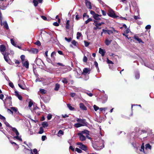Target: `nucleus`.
Returning <instances> with one entry per match:
<instances>
[{
    "instance_id": "obj_1",
    "label": "nucleus",
    "mask_w": 154,
    "mask_h": 154,
    "mask_svg": "<svg viewBox=\"0 0 154 154\" xmlns=\"http://www.w3.org/2000/svg\"><path fill=\"white\" fill-rule=\"evenodd\" d=\"M93 147L97 150H99L104 147V145L102 141L95 142L93 144Z\"/></svg>"
},
{
    "instance_id": "obj_2",
    "label": "nucleus",
    "mask_w": 154,
    "mask_h": 154,
    "mask_svg": "<svg viewBox=\"0 0 154 154\" xmlns=\"http://www.w3.org/2000/svg\"><path fill=\"white\" fill-rule=\"evenodd\" d=\"M76 121L80 123L81 124H82L83 125V126H87L88 125V123L86 122L85 119H80L79 118H77L76 119Z\"/></svg>"
},
{
    "instance_id": "obj_3",
    "label": "nucleus",
    "mask_w": 154,
    "mask_h": 154,
    "mask_svg": "<svg viewBox=\"0 0 154 154\" xmlns=\"http://www.w3.org/2000/svg\"><path fill=\"white\" fill-rule=\"evenodd\" d=\"M76 144L79 145V147L83 150L86 151L88 149L87 146L81 142L77 143Z\"/></svg>"
},
{
    "instance_id": "obj_4",
    "label": "nucleus",
    "mask_w": 154,
    "mask_h": 154,
    "mask_svg": "<svg viewBox=\"0 0 154 154\" xmlns=\"http://www.w3.org/2000/svg\"><path fill=\"white\" fill-rule=\"evenodd\" d=\"M107 14L109 16L113 18H115L116 17L114 11L112 9L108 10Z\"/></svg>"
},
{
    "instance_id": "obj_5",
    "label": "nucleus",
    "mask_w": 154,
    "mask_h": 154,
    "mask_svg": "<svg viewBox=\"0 0 154 154\" xmlns=\"http://www.w3.org/2000/svg\"><path fill=\"white\" fill-rule=\"evenodd\" d=\"M91 71V69L89 68H85L83 70V72L82 73V74L86 75L87 74H89Z\"/></svg>"
},
{
    "instance_id": "obj_6",
    "label": "nucleus",
    "mask_w": 154,
    "mask_h": 154,
    "mask_svg": "<svg viewBox=\"0 0 154 154\" xmlns=\"http://www.w3.org/2000/svg\"><path fill=\"white\" fill-rule=\"evenodd\" d=\"M3 54L4 55V57L5 61L9 63L10 62V60L8 57L9 54L8 53H3Z\"/></svg>"
},
{
    "instance_id": "obj_7",
    "label": "nucleus",
    "mask_w": 154,
    "mask_h": 154,
    "mask_svg": "<svg viewBox=\"0 0 154 154\" xmlns=\"http://www.w3.org/2000/svg\"><path fill=\"white\" fill-rule=\"evenodd\" d=\"M78 135L79 136V140L81 141H84L86 140L85 136L84 135L80 133H78Z\"/></svg>"
},
{
    "instance_id": "obj_8",
    "label": "nucleus",
    "mask_w": 154,
    "mask_h": 154,
    "mask_svg": "<svg viewBox=\"0 0 154 154\" xmlns=\"http://www.w3.org/2000/svg\"><path fill=\"white\" fill-rule=\"evenodd\" d=\"M85 3L87 8L91 9H92V6L91 2L87 0H85Z\"/></svg>"
},
{
    "instance_id": "obj_9",
    "label": "nucleus",
    "mask_w": 154,
    "mask_h": 154,
    "mask_svg": "<svg viewBox=\"0 0 154 154\" xmlns=\"http://www.w3.org/2000/svg\"><path fill=\"white\" fill-rule=\"evenodd\" d=\"M107 97L106 95H103L101 98L100 99V101L103 103H105L107 100Z\"/></svg>"
},
{
    "instance_id": "obj_10",
    "label": "nucleus",
    "mask_w": 154,
    "mask_h": 154,
    "mask_svg": "<svg viewBox=\"0 0 154 154\" xmlns=\"http://www.w3.org/2000/svg\"><path fill=\"white\" fill-rule=\"evenodd\" d=\"M79 107L80 109L83 110H86L87 109V107L82 103H80L79 104Z\"/></svg>"
},
{
    "instance_id": "obj_11",
    "label": "nucleus",
    "mask_w": 154,
    "mask_h": 154,
    "mask_svg": "<svg viewBox=\"0 0 154 154\" xmlns=\"http://www.w3.org/2000/svg\"><path fill=\"white\" fill-rule=\"evenodd\" d=\"M102 31H103V32H104V34L107 33L109 35H110L111 34L113 33V32L111 30H106L103 29Z\"/></svg>"
},
{
    "instance_id": "obj_12",
    "label": "nucleus",
    "mask_w": 154,
    "mask_h": 154,
    "mask_svg": "<svg viewBox=\"0 0 154 154\" xmlns=\"http://www.w3.org/2000/svg\"><path fill=\"white\" fill-rule=\"evenodd\" d=\"M99 52L101 55L102 57H103L105 54L106 51L105 50L101 48H100L99 49Z\"/></svg>"
},
{
    "instance_id": "obj_13",
    "label": "nucleus",
    "mask_w": 154,
    "mask_h": 154,
    "mask_svg": "<svg viewBox=\"0 0 154 154\" xmlns=\"http://www.w3.org/2000/svg\"><path fill=\"white\" fill-rule=\"evenodd\" d=\"M35 63L37 65L40 66L42 65V63H43V62L42 60L38 59L36 60Z\"/></svg>"
},
{
    "instance_id": "obj_14",
    "label": "nucleus",
    "mask_w": 154,
    "mask_h": 154,
    "mask_svg": "<svg viewBox=\"0 0 154 154\" xmlns=\"http://www.w3.org/2000/svg\"><path fill=\"white\" fill-rule=\"evenodd\" d=\"M79 133L83 135L85 134V136L86 135H89V131L86 130H84L83 131H81V132Z\"/></svg>"
},
{
    "instance_id": "obj_15",
    "label": "nucleus",
    "mask_w": 154,
    "mask_h": 154,
    "mask_svg": "<svg viewBox=\"0 0 154 154\" xmlns=\"http://www.w3.org/2000/svg\"><path fill=\"white\" fill-rule=\"evenodd\" d=\"M134 38L136 40L138 41L139 43H144V42L140 38H139L138 37L135 35L134 36Z\"/></svg>"
},
{
    "instance_id": "obj_16",
    "label": "nucleus",
    "mask_w": 154,
    "mask_h": 154,
    "mask_svg": "<svg viewBox=\"0 0 154 154\" xmlns=\"http://www.w3.org/2000/svg\"><path fill=\"white\" fill-rule=\"evenodd\" d=\"M56 52L55 51H53L52 52L51 54V57L52 59L54 61H55L56 60V58L54 56H56Z\"/></svg>"
},
{
    "instance_id": "obj_17",
    "label": "nucleus",
    "mask_w": 154,
    "mask_h": 154,
    "mask_svg": "<svg viewBox=\"0 0 154 154\" xmlns=\"http://www.w3.org/2000/svg\"><path fill=\"white\" fill-rule=\"evenodd\" d=\"M22 63L23 66L28 69L29 67V63L27 61H24Z\"/></svg>"
},
{
    "instance_id": "obj_18",
    "label": "nucleus",
    "mask_w": 154,
    "mask_h": 154,
    "mask_svg": "<svg viewBox=\"0 0 154 154\" xmlns=\"http://www.w3.org/2000/svg\"><path fill=\"white\" fill-rule=\"evenodd\" d=\"M15 96H16L20 100H22V96L19 94L17 91H15Z\"/></svg>"
},
{
    "instance_id": "obj_19",
    "label": "nucleus",
    "mask_w": 154,
    "mask_h": 154,
    "mask_svg": "<svg viewBox=\"0 0 154 154\" xmlns=\"http://www.w3.org/2000/svg\"><path fill=\"white\" fill-rule=\"evenodd\" d=\"M6 49L5 46L3 45H0V51L1 52H4Z\"/></svg>"
},
{
    "instance_id": "obj_20",
    "label": "nucleus",
    "mask_w": 154,
    "mask_h": 154,
    "mask_svg": "<svg viewBox=\"0 0 154 154\" xmlns=\"http://www.w3.org/2000/svg\"><path fill=\"white\" fill-rule=\"evenodd\" d=\"M29 52H30L32 53L37 54L38 52V51L37 49L33 48L31 49V51H29Z\"/></svg>"
},
{
    "instance_id": "obj_21",
    "label": "nucleus",
    "mask_w": 154,
    "mask_h": 154,
    "mask_svg": "<svg viewBox=\"0 0 154 154\" xmlns=\"http://www.w3.org/2000/svg\"><path fill=\"white\" fill-rule=\"evenodd\" d=\"M11 128H12V130L16 134V135H19L18 131L16 128L12 127Z\"/></svg>"
},
{
    "instance_id": "obj_22",
    "label": "nucleus",
    "mask_w": 154,
    "mask_h": 154,
    "mask_svg": "<svg viewBox=\"0 0 154 154\" xmlns=\"http://www.w3.org/2000/svg\"><path fill=\"white\" fill-rule=\"evenodd\" d=\"M112 41L111 40H109L108 38H106L105 41V43L106 45L108 46L110 44Z\"/></svg>"
},
{
    "instance_id": "obj_23",
    "label": "nucleus",
    "mask_w": 154,
    "mask_h": 154,
    "mask_svg": "<svg viewBox=\"0 0 154 154\" xmlns=\"http://www.w3.org/2000/svg\"><path fill=\"white\" fill-rule=\"evenodd\" d=\"M42 125L44 128L48 127V124L47 122H44L42 123Z\"/></svg>"
},
{
    "instance_id": "obj_24",
    "label": "nucleus",
    "mask_w": 154,
    "mask_h": 154,
    "mask_svg": "<svg viewBox=\"0 0 154 154\" xmlns=\"http://www.w3.org/2000/svg\"><path fill=\"white\" fill-rule=\"evenodd\" d=\"M82 125H83L79 122V123L75 124L74 125L75 127L76 128H78L82 126H83Z\"/></svg>"
},
{
    "instance_id": "obj_25",
    "label": "nucleus",
    "mask_w": 154,
    "mask_h": 154,
    "mask_svg": "<svg viewBox=\"0 0 154 154\" xmlns=\"http://www.w3.org/2000/svg\"><path fill=\"white\" fill-rule=\"evenodd\" d=\"M3 25L4 26V27L7 29H9V27L8 24L6 21L3 22Z\"/></svg>"
},
{
    "instance_id": "obj_26",
    "label": "nucleus",
    "mask_w": 154,
    "mask_h": 154,
    "mask_svg": "<svg viewBox=\"0 0 154 154\" xmlns=\"http://www.w3.org/2000/svg\"><path fill=\"white\" fill-rule=\"evenodd\" d=\"M60 87V84L57 83L55 85V87L54 89V90L56 91H57L58 90L59 88Z\"/></svg>"
},
{
    "instance_id": "obj_27",
    "label": "nucleus",
    "mask_w": 154,
    "mask_h": 154,
    "mask_svg": "<svg viewBox=\"0 0 154 154\" xmlns=\"http://www.w3.org/2000/svg\"><path fill=\"white\" fill-rule=\"evenodd\" d=\"M69 20H67L66 22V28L67 29H69Z\"/></svg>"
},
{
    "instance_id": "obj_28",
    "label": "nucleus",
    "mask_w": 154,
    "mask_h": 154,
    "mask_svg": "<svg viewBox=\"0 0 154 154\" xmlns=\"http://www.w3.org/2000/svg\"><path fill=\"white\" fill-rule=\"evenodd\" d=\"M67 105L68 108L70 110H73L74 109V108L71 106L70 104H67Z\"/></svg>"
},
{
    "instance_id": "obj_29",
    "label": "nucleus",
    "mask_w": 154,
    "mask_h": 154,
    "mask_svg": "<svg viewBox=\"0 0 154 154\" xmlns=\"http://www.w3.org/2000/svg\"><path fill=\"white\" fill-rule=\"evenodd\" d=\"M145 149H151V146L149 143H147L145 145Z\"/></svg>"
},
{
    "instance_id": "obj_30",
    "label": "nucleus",
    "mask_w": 154,
    "mask_h": 154,
    "mask_svg": "<svg viewBox=\"0 0 154 154\" xmlns=\"http://www.w3.org/2000/svg\"><path fill=\"white\" fill-rule=\"evenodd\" d=\"M31 152L32 154H37L38 153L37 150L36 149H33V152L34 153H33L32 149L31 150Z\"/></svg>"
},
{
    "instance_id": "obj_31",
    "label": "nucleus",
    "mask_w": 154,
    "mask_h": 154,
    "mask_svg": "<svg viewBox=\"0 0 154 154\" xmlns=\"http://www.w3.org/2000/svg\"><path fill=\"white\" fill-rule=\"evenodd\" d=\"M40 92L42 94H44L46 93V91L44 89H40Z\"/></svg>"
},
{
    "instance_id": "obj_32",
    "label": "nucleus",
    "mask_w": 154,
    "mask_h": 154,
    "mask_svg": "<svg viewBox=\"0 0 154 154\" xmlns=\"http://www.w3.org/2000/svg\"><path fill=\"white\" fill-rule=\"evenodd\" d=\"M82 34L81 33L78 32L77 33V37L76 38L77 39L79 38L81 36Z\"/></svg>"
},
{
    "instance_id": "obj_33",
    "label": "nucleus",
    "mask_w": 154,
    "mask_h": 154,
    "mask_svg": "<svg viewBox=\"0 0 154 154\" xmlns=\"http://www.w3.org/2000/svg\"><path fill=\"white\" fill-rule=\"evenodd\" d=\"M62 81L63 83H64V84H66L68 83L67 80L65 78H63V80H62Z\"/></svg>"
},
{
    "instance_id": "obj_34",
    "label": "nucleus",
    "mask_w": 154,
    "mask_h": 154,
    "mask_svg": "<svg viewBox=\"0 0 154 154\" xmlns=\"http://www.w3.org/2000/svg\"><path fill=\"white\" fill-rule=\"evenodd\" d=\"M19 135H17L16 136L14 137V138H16L17 140H18L20 141H22V139L20 138V137L18 136Z\"/></svg>"
},
{
    "instance_id": "obj_35",
    "label": "nucleus",
    "mask_w": 154,
    "mask_h": 154,
    "mask_svg": "<svg viewBox=\"0 0 154 154\" xmlns=\"http://www.w3.org/2000/svg\"><path fill=\"white\" fill-rule=\"evenodd\" d=\"M84 42L85 43V47H87L90 44V42H88L86 41H84Z\"/></svg>"
},
{
    "instance_id": "obj_36",
    "label": "nucleus",
    "mask_w": 154,
    "mask_h": 154,
    "mask_svg": "<svg viewBox=\"0 0 154 154\" xmlns=\"http://www.w3.org/2000/svg\"><path fill=\"white\" fill-rule=\"evenodd\" d=\"M20 58L22 63L24 62L25 60V56L23 55H22L20 56Z\"/></svg>"
},
{
    "instance_id": "obj_37",
    "label": "nucleus",
    "mask_w": 154,
    "mask_h": 154,
    "mask_svg": "<svg viewBox=\"0 0 154 154\" xmlns=\"http://www.w3.org/2000/svg\"><path fill=\"white\" fill-rule=\"evenodd\" d=\"M135 77L136 79H138L140 78V73L139 72H137L135 73Z\"/></svg>"
},
{
    "instance_id": "obj_38",
    "label": "nucleus",
    "mask_w": 154,
    "mask_h": 154,
    "mask_svg": "<svg viewBox=\"0 0 154 154\" xmlns=\"http://www.w3.org/2000/svg\"><path fill=\"white\" fill-rule=\"evenodd\" d=\"M11 44L14 46H16V44L15 43L14 41V39L12 38L11 39Z\"/></svg>"
},
{
    "instance_id": "obj_39",
    "label": "nucleus",
    "mask_w": 154,
    "mask_h": 154,
    "mask_svg": "<svg viewBox=\"0 0 154 154\" xmlns=\"http://www.w3.org/2000/svg\"><path fill=\"white\" fill-rule=\"evenodd\" d=\"M94 18L96 20H101V18L99 17H98L96 15L94 16Z\"/></svg>"
},
{
    "instance_id": "obj_40",
    "label": "nucleus",
    "mask_w": 154,
    "mask_h": 154,
    "mask_svg": "<svg viewBox=\"0 0 154 154\" xmlns=\"http://www.w3.org/2000/svg\"><path fill=\"white\" fill-rule=\"evenodd\" d=\"M33 2L34 3V5L35 7H36L38 4V2L37 0H33Z\"/></svg>"
},
{
    "instance_id": "obj_41",
    "label": "nucleus",
    "mask_w": 154,
    "mask_h": 154,
    "mask_svg": "<svg viewBox=\"0 0 154 154\" xmlns=\"http://www.w3.org/2000/svg\"><path fill=\"white\" fill-rule=\"evenodd\" d=\"M92 21V20L91 18H88L87 20H86L85 21V23L86 24H88L89 22L90 21Z\"/></svg>"
},
{
    "instance_id": "obj_42",
    "label": "nucleus",
    "mask_w": 154,
    "mask_h": 154,
    "mask_svg": "<svg viewBox=\"0 0 154 154\" xmlns=\"http://www.w3.org/2000/svg\"><path fill=\"white\" fill-rule=\"evenodd\" d=\"M35 44L38 46H40L41 45V43L39 40H37L35 43Z\"/></svg>"
},
{
    "instance_id": "obj_43",
    "label": "nucleus",
    "mask_w": 154,
    "mask_h": 154,
    "mask_svg": "<svg viewBox=\"0 0 154 154\" xmlns=\"http://www.w3.org/2000/svg\"><path fill=\"white\" fill-rule=\"evenodd\" d=\"M65 39L68 42H70L72 41V38L71 37H70L69 38H67L66 37H65Z\"/></svg>"
},
{
    "instance_id": "obj_44",
    "label": "nucleus",
    "mask_w": 154,
    "mask_h": 154,
    "mask_svg": "<svg viewBox=\"0 0 154 154\" xmlns=\"http://www.w3.org/2000/svg\"><path fill=\"white\" fill-rule=\"evenodd\" d=\"M11 109L13 111H14L15 112H17V108L15 107H12L11 108Z\"/></svg>"
},
{
    "instance_id": "obj_45",
    "label": "nucleus",
    "mask_w": 154,
    "mask_h": 154,
    "mask_svg": "<svg viewBox=\"0 0 154 154\" xmlns=\"http://www.w3.org/2000/svg\"><path fill=\"white\" fill-rule=\"evenodd\" d=\"M93 107L94 110L95 111H97L99 109V108L95 105H94Z\"/></svg>"
},
{
    "instance_id": "obj_46",
    "label": "nucleus",
    "mask_w": 154,
    "mask_h": 154,
    "mask_svg": "<svg viewBox=\"0 0 154 154\" xmlns=\"http://www.w3.org/2000/svg\"><path fill=\"white\" fill-rule=\"evenodd\" d=\"M75 151H77L79 153H81L82 152V151L80 149L76 148L75 149Z\"/></svg>"
},
{
    "instance_id": "obj_47",
    "label": "nucleus",
    "mask_w": 154,
    "mask_h": 154,
    "mask_svg": "<svg viewBox=\"0 0 154 154\" xmlns=\"http://www.w3.org/2000/svg\"><path fill=\"white\" fill-rule=\"evenodd\" d=\"M52 115L51 114H49L47 116V118L48 120H50L52 118Z\"/></svg>"
},
{
    "instance_id": "obj_48",
    "label": "nucleus",
    "mask_w": 154,
    "mask_h": 154,
    "mask_svg": "<svg viewBox=\"0 0 154 154\" xmlns=\"http://www.w3.org/2000/svg\"><path fill=\"white\" fill-rule=\"evenodd\" d=\"M107 109V108H100L99 109L100 111L101 112H102L103 111H105Z\"/></svg>"
},
{
    "instance_id": "obj_49",
    "label": "nucleus",
    "mask_w": 154,
    "mask_h": 154,
    "mask_svg": "<svg viewBox=\"0 0 154 154\" xmlns=\"http://www.w3.org/2000/svg\"><path fill=\"white\" fill-rule=\"evenodd\" d=\"M40 131H38V133L39 134H42L43 132V129L42 127L40 128Z\"/></svg>"
},
{
    "instance_id": "obj_50",
    "label": "nucleus",
    "mask_w": 154,
    "mask_h": 154,
    "mask_svg": "<svg viewBox=\"0 0 154 154\" xmlns=\"http://www.w3.org/2000/svg\"><path fill=\"white\" fill-rule=\"evenodd\" d=\"M33 104V102L32 101V100L29 99V108L31 107L32 105Z\"/></svg>"
},
{
    "instance_id": "obj_51",
    "label": "nucleus",
    "mask_w": 154,
    "mask_h": 154,
    "mask_svg": "<svg viewBox=\"0 0 154 154\" xmlns=\"http://www.w3.org/2000/svg\"><path fill=\"white\" fill-rule=\"evenodd\" d=\"M72 44L75 46H76V44L77 42L74 40L72 41Z\"/></svg>"
},
{
    "instance_id": "obj_52",
    "label": "nucleus",
    "mask_w": 154,
    "mask_h": 154,
    "mask_svg": "<svg viewBox=\"0 0 154 154\" xmlns=\"http://www.w3.org/2000/svg\"><path fill=\"white\" fill-rule=\"evenodd\" d=\"M88 60L86 56H85L83 58V61L84 62L86 63L87 62Z\"/></svg>"
},
{
    "instance_id": "obj_53",
    "label": "nucleus",
    "mask_w": 154,
    "mask_h": 154,
    "mask_svg": "<svg viewBox=\"0 0 154 154\" xmlns=\"http://www.w3.org/2000/svg\"><path fill=\"white\" fill-rule=\"evenodd\" d=\"M107 62L108 64H112L113 63V62L111 60H109L108 58L107 59Z\"/></svg>"
},
{
    "instance_id": "obj_54",
    "label": "nucleus",
    "mask_w": 154,
    "mask_h": 154,
    "mask_svg": "<svg viewBox=\"0 0 154 154\" xmlns=\"http://www.w3.org/2000/svg\"><path fill=\"white\" fill-rule=\"evenodd\" d=\"M81 15H80V17L79 16V15H78V14H77L75 16V19L78 20H79L80 18H81Z\"/></svg>"
},
{
    "instance_id": "obj_55",
    "label": "nucleus",
    "mask_w": 154,
    "mask_h": 154,
    "mask_svg": "<svg viewBox=\"0 0 154 154\" xmlns=\"http://www.w3.org/2000/svg\"><path fill=\"white\" fill-rule=\"evenodd\" d=\"M10 142L12 145H16L17 147L18 146V145L16 143L14 142H13L12 140H10Z\"/></svg>"
},
{
    "instance_id": "obj_56",
    "label": "nucleus",
    "mask_w": 154,
    "mask_h": 154,
    "mask_svg": "<svg viewBox=\"0 0 154 154\" xmlns=\"http://www.w3.org/2000/svg\"><path fill=\"white\" fill-rule=\"evenodd\" d=\"M9 86L12 88H13L14 87L13 84L11 82H10L9 83Z\"/></svg>"
},
{
    "instance_id": "obj_57",
    "label": "nucleus",
    "mask_w": 154,
    "mask_h": 154,
    "mask_svg": "<svg viewBox=\"0 0 154 154\" xmlns=\"http://www.w3.org/2000/svg\"><path fill=\"white\" fill-rule=\"evenodd\" d=\"M90 13L92 15H93V17H94V15H95V14H95L94 11H92V10H91L90 11Z\"/></svg>"
},
{
    "instance_id": "obj_58",
    "label": "nucleus",
    "mask_w": 154,
    "mask_h": 154,
    "mask_svg": "<svg viewBox=\"0 0 154 154\" xmlns=\"http://www.w3.org/2000/svg\"><path fill=\"white\" fill-rule=\"evenodd\" d=\"M46 138H47V137L46 136L43 135L42 137V140L43 141H44L45 140Z\"/></svg>"
},
{
    "instance_id": "obj_59",
    "label": "nucleus",
    "mask_w": 154,
    "mask_h": 154,
    "mask_svg": "<svg viewBox=\"0 0 154 154\" xmlns=\"http://www.w3.org/2000/svg\"><path fill=\"white\" fill-rule=\"evenodd\" d=\"M94 65L95 67L97 68V69H99V67L98 66V64L97 61H95L94 62Z\"/></svg>"
},
{
    "instance_id": "obj_60",
    "label": "nucleus",
    "mask_w": 154,
    "mask_h": 154,
    "mask_svg": "<svg viewBox=\"0 0 154 154\" xmlns=\"http://www.w3.org/2000/svg\"><path fill=\"white\" fill-rule=\"evenodd\" d=\"M53 25L56 26H59V24L57 22H55L53 23Z\"/></svg>"
},
{
    "instance_id": "obj_61",
    "label": "nucleus",
    "mask_w": 154,
    "mask_h": 154,
    "mask_svg": "<svg viewBox=\"0 0 154 154\" xmlns=\"http://www.w3.org/2000/svg\"><path fill=\"white\" fill-rule=\"evenodd\" d=\"M5 124L8 127H10V128H11V127H12L10 125V124L8 122H5Z\"/></svg>"
},
{
    "instance_id": "obj_62",
    "label": "nucleus",
    "mask_w": 154,
    "mask_h": 154,
    "mask_svg": "<svg viewBox=\"0 0 154 154\" xmlns=\"http://www.w3.org/2000/svg\"><path fill=\"white\" fill-rule=\"evenodd\" d=\"M0 119H1L2 120H5L6 119L5 117H4V116H2L0 114Z\"/></svg>"
},
{
    "instance_id": "obj_63",
    "label": "nucleus",
    "mask_w": 154,
    "mask_h": 154,
    "mask_svg": "<svg viewBox=\"0 0 154 154\" xmlns=\"http://www.w3.org/2000/svg\"><path fill=\"white\" fill-rule=\"evenodd\" d=\"M151 26L150 25H148L146 26L145 29H150L151 28Z\"/></svg>"
},
{
    "instance_id": "obj_64",
    "label": "nucleus",
    "mask_w": 154,
    "mask_h": 154,
    "mask_svg": "<svg viewBox=\"0 0 154 154\" xmlns=\"http://www.w3.org/2000/svg\"><path fill=\"white\" fill-rule=\"evenodd\" d=\"M69 149L72 150V151H74L75 150V148L72 146H70L69 147Z\"/></svg>"
}]
</instances>
